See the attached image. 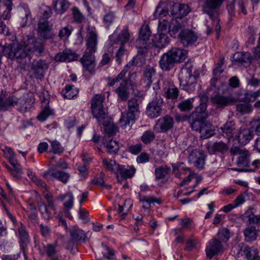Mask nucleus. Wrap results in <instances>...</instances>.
<instances>
[{
	"instance_id": "f257e3e1",
	"label": "nucleus",
	"mask_w": 260,
	"mask_h": 260,
	"mask_svg": "<svg viewBox=\"0 0 260 260\" xmlns=\"http://www.w3.org/2000/svg\"><path fill=\"white\" fill-rule=\"evenodd\" d=\"M86 51L80 58L84 70L93 74L95 72L96 61L93 53L96 51L98 43V35L95 28L90 25L87 28Z\"/></svg>"
},
{
	"instance_id": "f03ea898",
	"label": "nucleus",
	"mask_w": 260,
	"mask_h": 260,
	"mask_svg": "<svg viewBox=\"0 0 260 260\" xmlns=\"http://www.w3.org/2000/svg\"><path fill=\"white\" fill-rule=\"evenodd\" d=\"M105 95L102 94L94 95L91 100V111L93 117L101 123L107 117V109L104 105Z\"/></svg>"
},
{
	"instance_id": "7ed1b4c3",
	"label": "nucleus",
	"mask_w": 260,
	"mask_h": 260,
	"mask_svg": "<svg viewBox=\"0 0 260 260\" xmlns=\"http://www.w3.org/2000/svg\"><path fill=\"white\" fill-rule=\"evenodd\" d=\"M230 152L232 155H238L236 164L240 168L236 169L239 172L252 171L250 168V156L249 151L245 149H241L238 147H232L230 149Z\"/></svg>"
},
{
	"instance_id": "20e7f679",
	"label": "nucleus",
	"mask_w": 260,
	"mask_h": 260,
	"mask_svg": "<svg viewBox=\"0 0 260 260\" xmlns=\"http://www.w3.org/2000/svg\"><path fill=\"white\" fill-rule=\"evenodd\" d=\"M192 66L190 63H186L180 74V84L183 89L188 92L195 89L196 78L192 75Z\"/></svg>"
},
{
	"instance_id": "39448f33",
	"label": "nucleus",
	"mask_w": 260,
	"mask_h": 260,
	"mask_svg": "<svg viewBox=\"0 0 260 260\" xmlns=\"http://www.w3.org/2000/svg\"><path fill=\"white\" fill-rule=\"evenodd\" d=\"M44 49V44L38 40H32L29 44L26 45L24 49H19L14 53V56L17 58H25L31 54L37 52L40 55Z\"/></svg>"
},
{
	"instance_id": "423d86ee",
	"label": "nucleus",
	"mask_w": 260,
	"mask_h": 260,
	"mask_svg": "<svg viewBox=\"0 0 260 260\" xmlns=\"http://www.w3.org/2000/svg\"><path fill=\"white\" fill-rule=\"evenodd\" d=\"M164 102L160 96H156L147 106L146 115L150 118H156L161 115Z\"/></svg>"
},
{
	"instance_id": "0eeeda50",
	"label": "nucleus",
	"mask_w": 260,
	"mask_h": 260,
	"mask_svg": "<svg viewBox=\"0 0 260 260\" xmlns=\"http://www.w3.org/2000/svg\"><path fill=\"white\" fill-rule=\"evenodd\" d=\"M39 96L42 102V111L37 116V119L43 122L46 120L49 116L53 115L54 111L51 109L48 106L50 95L47 91H43Z\"/></svg>"
},
{
	"instance_id": "6e6552de",
	"label": "nucleus",
	"mask_w": 260,
	"mask_h": 260,
	"mask_svg": "<svg viewBox=\"0 0 260 260\" xmlns=\"http://www.w3.org/2000/svg\"><path fill=\"white\" fill-rule=\"evenodd\" d=\"M223 0H206L203 6V12L207 14L212 20H217L219 15L218 9Z\"/></svg>"
},
{
	"instance_id": "1a4fd4ad",
	"label": "nucleus",
	"mask_w": 260,
	"mask_h": 260,
	"mask_svg": "<svg viewBox=\"0 0 260 260\" xmlns=\"http://www.w3.org/2000/svg\"><path fill=\"white\" fill-rule=\"evenodd\" d=\"M174 124V121L173 117L166 115L156 121L154 129L159 133L167 132L173 127Z\"/></svg>"
},
{
	"instance_id": "9d476101",
	"label": "nucleus",
	"mask_w": 260,
	"mask_h": 260,
	"mask_svg": "<svg viewBox=\"0 0 260 260\" xmlns=\"http://www.w3.org/2000/svg\"><path fill=\"white\" fill-rule=\"evenodd\" d=\"M179 38L181 43L186 47L195 43L198 40V36L192 30L184 29L179 34Z\"/></svg>"
},
{
	"instance_id": "9b49d317",
	"label": "nucleus",
	"mask_w": 260,
	"mask_h": 260,
	"mask_svg": "<svg viewBox=\"0 0 260 260\" xmlns=\"http://www.w3.org/2000/svg\"><path fill=\"white\" fill-rule=\"evenodd\" d=\"M44 176L50 179H57L64 183L68 182L70 175L62 171H59L54 168H51L44 173Z\"/></svg>"
},
{
	"instance_id": "f8f14e48",
	"label": "nucleus",
	"mask_w": 260,
	"mask_h": 260,
	"mask_svg": "<svg viewBox=\"0 0 260 260\" xmlns=\"http://www.w3.org/2000/svg\"><path fill=\"white\" fill-rule=\"evenodd\" d=\"M110 41L114 44H120L123 45L128 42L131 39V34L127 26H124L121 32L117 35L114 32L109 38Z\"/></svg>"
},
{
	"instance_id": "ddd939ff",
	"label": "nucleus",
	"mask_w": 260,
	"mask_h": 260,
	"mask_svg": "<svg viewBox=\"0 0 260 260\" xmlns=\"http://www.w3.org/2000/svg\"><path fill=\"white\" fill-rule=\"evenodd\" d=\"M190 12L187 5L175 3L173 5L171 11L172 16L176 19H181L186 16Z\"/></svg>"
},
{
	"instance_id": "4468645a",
	"label": "nucleus",
	"mask_w": 260,
	"mask_h": 260,
	"mask_svg": "<svg viewBox=\"0 0 260 260\" xmlns=\"http://www.w3.org/2000/svg\"><path fill=\"white\" fill-rule=\"evenodd\" d=\"M78 55L73 50L66 49L56 54L54 59L59 62H71L77 59Z\"/></svg>"
},
{
	"instance_id": "2eb2a0df",
	"label": "nucleus",
	"mask_w": 260,
	"mask_h": 260,
	"mask_svg": "<svg viewBox=\"0 0 260 260\" xmlns=\"http://www.w3.org/2000/svg\"><path fill=\"white\" fill-rule=\"evenodd\" d=\"M117 173L116 175L118 182H120L119 176L122 178L127 179L132 178L135 174L136 169L133 166H125L119 165Z\"/></svg>"
},
{
	"instance_id": "dca6fc26",
	"label": "nucleus",
	"mask_w": 260,
	"mask_h": 260,
	"mask_svg": "<svg viewBox=\"0 0 260 260\" xmlns=\"http://www.w3.org/2000/svg\"><path fill=\"white\" fill-rule=\"evenodd\" d=\"M222 249V246L220 241L216 239H212L206 248L207 256L211 258L221 251Z\"/></svg>"
},
{
	"instance_id": "f3484780",
	"label": "nucleus",
	"mask_w": 260,
	"mask_h": 260,
	"mask_svg": "<svg viewBox=\"0 0 260 260\" xmlns=\"http://www.w3.org/2000/svg\"><path fill=\"white\" fill-rule=\"evenodd\" d=\"M222 136L230 139L234 136H237V129L235 123L233 121L226 122L222 127H221Z\"/></svg>"
},
{
	"instance_id": "a211bd4d",
	"label": "nucleus",
	"mask_w": 260,
	"mask_h": 260,
	"mask_svg": "<svg viewBox=\"0 0 260 260\" xmlns=\"http://www.w3.org/2000/svg\"><path fill=\"white\" fill-rule=\"evenodd\" d=\"M255 213L256 210L254 208L249 207L243 215V220L249 224H260V214L255 215Z\"/></svg>"
},
{
	"instance_id": "6ab92c4d",
	"label": "nucleus",
	"mask_w": 260,
	"mask_h": 260,
	"mask_svg": "<svg viewBox=\"0 0 260 260\" xmlns=\"http://www.w3.org/2000/svg\"><path fill=\"white\" fill-rule=\"evenodd\" d=\"M175 63V62L168 52L162 55L159 61L160 68L165 71H170L173 68Z\"/></svg>"
},
{
	"instance_id": "aec40b11",
	"label": "nucleus",
	"mask_w": 260,
	"mask_h": 260,
	"mask_svg": "<svg viewBox=\"0 0 260 260\" xmlns=\"http://www.w3.org/2000/svg\"><path fill=\"white\" fill-rule=\"evenodd\" d=\"M175 63L183 61L187 57V52L184 49L173 48L168 51Z\"/></svg>"
},
{
	"instance_id": "412c9836",
	"label": "nucleus",
	"mask_w": 260,
	"mask_h": 260,
	"mask_svg": "<svg viewBox=\"0 0 260 260\" xmlns=\"http://www.w3.org/2000/svg\"><path fill=\"white\" fill-rule=\"evenodd\" d=\"M115 92L118 94V98L121 101H126L129 94L127 80H123L115 89Z\"/></svg>"
},
{
	"instance_id": "4be33fe9",
	"label": "nucleus",
	"mask_w": 260,
	"mask_h": 260,
	"mask_svg": "<svg viewBox=\"0 0 260 260\" xmlns=\"http://www.w3.org/2000/svg\"><path fill=\"white\" fill-rule=\"evenodd\" d=\"M136 115L127 111L122 113L120 119L119 120L120 126L123 128L127 126L131 127L135 121Z\"/></svg>"
},
{
	"instance_id": "5701e85b",
	"label": "nucleus",
	"mask_w": 260,
	"mask_h": 260,
	"mask_svg": "<svg viewBox=\"0 0 260 260\" xmlns=\"http://www.w3.org/2000/svg\"><path fill=\"white\" fill-rule=\"evenodd\" d=\"M163 87L166 89V94L167 98L176 99L178 98L179 95L178 89L174 87L168 80H163Z\"/></svg>"
},
{
	"instance_id": "b1692460",
	"label": "nucleus",
	"mask_w": 260,
	"mask_h": 260,
	"mask_svg": "<svg viewBox=\"0 0 260 260\" xmlns=\"http://www.w3.org/2000/svg\"><path fill=\"white\" fill-rule=\"evenodd\" d=\"M70 3L68 0H52V6L56 13L62 14L70 8Z\"/></svg>"
},
{
	"instance_id": "393cba45",
	"label": "nucleus",
	"mask_w": 260,
	"mask_h": 260,
	"mask_svg": "<svg viewBox=\"0 0 260 260\" xmlns=\"http://www.w3.org/2000/svg\"><path fill=\"white\" fill-rule=\"evenodd\" d=\"M169 43V37L165 34L160 33L155 34L152 39L153 45L159 48L165 47Z\"/></svg>"
},
{
	"instance_id": "a878e982",
	"label": "nucleus",
	"mask_w": 260,
	"mask_h": 260,
	"mask_svg": "<svg viewBox=\"0 0 260 260\" xmlns=\"http://www.w3.org/2000/svg\"><path fill=\"white\" fill-rule=\"evenodd\" d=\"M138 199L139 202L142 204V207L144 209L150 208L151 203H156L160 204L161 203L160 199H157L153 196H145L139 193Z\"/></svg>"
},
{
	"instance_id": "bb28decb",
	"label": "nucleus",
	"mask_w": 260,
	"mask_h": 260,
	"mask_svg": "<svg viewBox=\"0 0 260 260\" xmlns=\"http://www.w3.org/2000/svg\"><path fill=\"white\" fill-rule=\"evenodd\" d=\"M243 233L245 241L248 242L255 241L258 237V231L256 227L253 225L245 228Z\"/></svg>"
},
{
	"instance_id": "cd10ccee",
	"label": "nucleus",
	"mask_w": 260,
	"mask_h": 260,
	"mask_svg": "<svg viewBox=\"0 0 260 260\" xmlns=\"http://www.w3.org/2000/svg\"><path fill=\"white\" fill-rule=\"evenodd\" d=\"M253 137V131L248 128L241 129L238 136L239 142L242 145H246Z\"/></svg>"
},
{
	"instance_id": "c85d7f7f",
	"label": "nucleus",
	"mask_w": 260,
	"mask_h": 260,
	"mask_svg": "<svg viewBox=\"0 0 260 260\" xmlns=\"http://www.w3.org/2000/svg\"><path fill=\"white\" fill-rule=\"evenodd\" d=\"M78 92L79 90L75 86L67 85L62 90L61 94L64 98L72 99L77 95Z\"/></svg>"
},
{
	"instance_id": "c756f323",
	"label": "nucleus",
	"mask_w": 260,
	"mask_h": 260,
	"mask_svg": "<svg viewBox=\"0 0 260 260\" xmlns=\"http://www.w3.org/2000/svg\"><path fill=\"white\" fill-rule=\"evenodd\" d=\"M102 161L103 166L106 170L115 174L117 173L119 164H117L114 160L103 158L102 159Z\"/></svg>"
},
{
	"instance_id": "7c9ffc66",
	"label": "nucleus",
	"mask_w": 260,
	"mask_h": 260,
	"mask_svg": "<svg viewBox=\"0 0 260 260\" xmlns=\"http://www.w3.org/2000/svg\"><path fill=\"white\" fill-rule=\"evenodd\" d=\"M59 199L63 201V207L64 209L71 210L72 209L74 205V196L72 192H69L66 194L60 196Z\"/></svg>"
},
{
	"instance_id": "2f4dec72",
	"label": "nucleus",
	"mask_w": 260,
	"mask_h": 260,
	"mask_svg": "<svg viewBox=\"0 0 260 260\" xmlns=\"http://www.w3.org/2000/svg\"><path fill=\"white\" fill-rule=\"evenodd\" d=\"M155 74V70L154 68L147 66L143 72V80L148 86H150L152 82V77Z\"/></svg>"
},
{
	"instance_id": "473e14b6",
	"label": "nucleus",
	"mask_w": 260,
	"mask_h": 260,
	"mask_svg": "<svg viewBox=\"0 0 260 260\" xmlns=\"http://www.w3.org/2000/svg\"><path fill=\"white\" fill-rule=\"evenodd\" d=\"M211 101L213 104H216L218 108H223L231 102L229 98L221 95H216L212 97Z\"/></svg>"
},
{
	"instance_id": "72a5a7b5",
	"label": "nucleus",
	"mask_w": 260,
	"mask_h": 260,
	"mask_svg": "<svg viewBox=\"0 0 260 260\" xmlns=\"http://www.w3.org/2000/svg\"><path fill=\"white\" fill-rule=\"evenodd\" d=\"M194 98H189L183 100L177 105V108L182 112H188L190 111L193 107V102Z\"/></svg>"
},
{
	"instance_id": "f704fd0d",
	"label": "nucleus",
	"mask_w": 260,
	"mask_h": 260,
	"mask_svg": "<svg viewBox=\"0 0 260 260\" xmlns=\"http://www.w3.org/2000/svg\"><path fill=\"white\" fill-rule=\"evenodd\" d=\"M243 253L244 257L247 260H255L259 256L257 249L253 247H245Z\"/></svg>"
},
{
	"instance_id": "c9c22d12",
	"label": "nucleus",
	"mask_w": 260,
	"mask_h": 260,
	"mask_svg": "<svg viewBox=\"0 0 260 260\" xmlns=\"http://www.w3.org/2000/svg\"><path fill=\"white\" fill-rule=\"evenodd\" d=\"M234 56L236 57L235 60L241 64L249 63L252 59V56L249 52L237 53L234 55Z\"/></svg>"
},
{
	"instance_id": "e433bc0d",
	"label": "nucleus",
	"mask_w": 260,
	"mask_h": 260,
	"mask_svg": "<svg viewBox=\"0 0 260 260\" xmlns=\"http://www.w3.org/2000/svg\"><path fill=\"white\" fill-rule=\"evenodd\" d=\"M70 235L72 239L75 241H85V234L81 229H73L70 231Z\"/></svg>"
},
{
	"instance_id": "4c0bfd02",
	"label": "nucleus",
	"mask_w": 260,
	"mask_h": 260,
	"mask_svg": "<svg viewBox=\"0 0 260 260\" xmlns=\"http://www.w3.org/2000/svg\"><path fill=\"white\" fill-rule=\"evenodd\" d=\"M43 193L44 198L47 201L48 206L50 208V209L53 211L54 214L56 215L57 212V208L56 205L54 203L53 195L51 192L47 190V189L43 190Z\"/></svg>"
},
{
	"instance_id": "58836bf2",
	"label": "nucleus",
	"mask_w": 260,
	"mask_h": 260,
	"mask_svg": "<svg viewBox=\"0 0 260 260\" xmlns=\"http://www.w3.org/2000/svg\"><path fill=\"white\" fill-rule=\"evenodd\" d=\"M170 171V168L167 166H159L155 170V176L156 179L160 180L165 179Z\"/></svg>"
},
{
	"instance_id": "ea45409f",
	"label": "nucleus",
	"mask_w": 260,
	"mask_h": 260,
	"mask_svg": "<svg viewBox=\"0 0 260 260\" xmlns=\"http://www.w3.org/2000/svg\"><path fill=\"white\" fill-rule=\"evenodd\" d=\"M107 152L110 154H116L119 149L118 143L115 140L110 139L105 143Z\"/></svg>"
},
{
	"instance_id": "a19ab883",
	"label": "nucleus",
	"mask_w": 260,
	"mask_h": 260,
	"mask_svg": "<svg viewBox=\"0 0 260 260\" xmlns=\"http://www.w3.org/2000/svg\"><path fill=\"white\" fill-rule=\"evenodd\" d=\"M212 148L214 152L224 154L228 151L229 146L222 141H219L215 142Z\"/></svg>"
},
{
	"instance_id": "79ce46f5",
	"label": "nucleus",
	"mask_w": 260,
	"mask_h": 260,
	"mask_svg": "<svg viewBox=\"0 0 260 260\" xmlns=\"http://www.w3.org/2000/svg\"><path fill=\"white\" fill-rule=\"evenodd\" d=\"M49 208L50 209L48 205H46L44 203H41L39 206V211L43 218L45 220H49L52 217V214L49 210Z\"/></svg>"
},
{
	"instance_id": "37998d69",
	"label": "nucleus",
	"mask_w": 260,
	"mask_h": 260,
	"mask_svg": "<svg viewBox=\"0 0 260 260\" xmlns=\"http://www.w3.org/2000/svg\"><path fill=\"white\" fill-rule=\"evenodd\" d=\"M51 145V152L54 154H60L62 153L64 149L61 144L56 140H49Z\"/></svg>"
},
{
	"instance_id": "c03bdc74",
	"label": "nucleus",
	"mask_w": 260,
	"mask_h": 260,
	"mask_svg": "<svg viewBox=\"0 0 260 260\" xmlns=\"http://www.w3.org/2000/svg\"><path fill=\"white\" fill-rule=\"evenodd\" d=\"M186 151L188 153V161L190 164H193L198 159L199 156L203 153L202 151L192 149L188 148Z\"/></svg>"
},
{
	"instance_id": "a18cd8bd",
	"label": "nucleus",
	"mask_w": 260,
	"mask_h": 260,
	"mask_svg": "<svg viewBox=\"0 0 260 260\" xmlns=\"http://www.w3.org/2000/svg\"><path fill=\"white\" fill-rule=\"evenodd\" d=\"M172 167L174 173H175L176 176L178 178H180V173L186 172L190 173V172H192L190 168L184 166V164L183 162L179 163L177 164V166L173 165Z\"/></svg>"
},
{
	"instance_id": "49530a36",
	"label": "nucleus",
	"mask_w": 260,
	"mask_h": 260,
	"mask_svg": "<svg viewBox=\"0 0 260 260\" xmlns=\"http://www.w3.org/2000/svg\"><path fill=\"white\" fill-rule=\"evenodd\" d=\"M139 106L138 103L137 99L132 98L128 101V112H131L136 115V113L139 112Z\"/></svg>"
},
{
	"instance_id": "de8ad7c7",
	"label": "nucleus",
	"mask_w": 260,
	"mask_h": 260,
	"mask_svg": "<svg viewBox=\"0 0 260 260\" xmlns=\"http://www.w3.org/2000/svg\"><path fill=\"white\" fill-rule=\"evenodd\" d=\"M104 120L102 121V122L99 123L100 124H103L105 126V131L106 133L110 136H112L113 135L115 134L118 131V127L114 124L113 123H108V124H106L104 122Z\"/></svg>"
},
{
	"instance_id": "09e8293b",
	"label": "nucleus",
	"mask_w": 260,
	"mask_h": 260,
	"mask_svg": "<svg viewBox=\"0 0 260 260\" xmlns=\"http://www.w3.org/2000/svg\"><path fill=\"white\" fill-rule=\"evenodd\" d=\"M181 27L182 25L180 22L177 21L172 22L169 25V34L170 36L175 38Z\"/></svg>"
},
{
	"instance_id": "8fccbe9b",
	"label": "nucleus",
	"mask_w": 260,
	"mask_h": 260,
	"mask_svg": "<svg viewBox=\"0 0 260 260\" xmlns=\"http://www.w3.org/2000/svg\"><path fill=\"white\" fill-rule=\"evenodd\" d=\"M18 231L19 236L21 241L23 243L27 242L29 238L28 233L26 230V227L22 223H20Z\"/></svg>"
},
{
	"instance_id": "3c124183",
	"label": "nucleus",
	"mask_w": 260,
	"mask_h": 260,
	"mask_svg": "<svg viewBox=\"0 0 260 260\" xmlns=\"http://www.w3.org/2000/svg\"><path fill=\"white\" fill-rule=\"evenodd\" d=\"M154 139L155 135L151 130L145 131L141 137L142 142L146 144L150 143Z\"/></svg>"
},
{
	"instance_id": "603ef678",
	"label": "nucleus",
	"mask_w": 260,
	"mask_h": 260,
	"mask_svg": "<svg viewBox=\"0 0 260 260\" xmlns=\"http://www.w3.org/2000/svg\"><path fill=\"white\" fill-rule=\"evenodd\" d=\"M10 172L12 176L17 179H20L21 178L22 174H23V171L20 165H16L15 168L13 169L9 168Z\"/></svg>"
},
{
	"instance_id": "864d4df0",
	"label": "nucleus",
	"mask_w": 260,
	"mask_h": 260,
	"mask_svg": "<svg viewBox=\"0 0 260 260\" xmlns=\"http://www.w3.org/2000/svg\"><path fill=\"white\" fill-rule=\"evenodd\" d=\"M218 237L221 241H228L230 238V231L226 228L220 229L218 233Z\"/></svg>"
},
{
	"instance_id": "5fc2aeb1",
	"label": "nucleus",
	"mask_w": 260,
	"mask_h": 260,
	"mask_svg": "<svg viewBox=\"0 0 260 260\" xmlns=\"http://www.w3.org/2000/svg\"><path fill=\"white\" fill-rule=\"evenodd\" d=\"M201 137L203 139H207L214 134V131L205 123L200 132Z\"/></svg>"
},
{
	"instance_id": "6e6d98bb",
	"label": "nucleus",
	"mask_w": 260,
	"mask_h": 260,
	"mask_svg": "<svg viewBox=\"0 0 260 260\" xmlns=\"http://www.w3.org/2000/svg\"><path fill=\"white\" fill-rule=\"evenodd\" d=\"M74 20L78 23H81L84 19V15L81 13L79 9L76 7L72 9Z\"/></svg>"
},
{
	"instance_id": "4d7b16f0",
	"label": "nucleus",
	"mask_w": 260,
	"mask_h": 260,
	"mask_svg": "<svg viewBox=\"0 0 260 260\" xmlns=\"http://www.w3.org/2000/svg\"><path fill=\"white\" fill-rule=\"evenodd\" d=\"M151 32L148 26L143 25L141 27L139 38L140 40L146 41L150 36Z\"/></svg>"
},
{
	"instance_id": "13d9d810",
	"label": "nucleus",
	"mask_w": 260,
	"mask_h": 260,
	"mask_svg": "<svg viewBox=\"0 0 260 260\" xmlns=\"http://www.w3.org/2000/svg\"><path fill=\"white\" fill-rule=\"evenodd\" d=\"M115 15L113 12H109L106 14L103 18L104 22L107 28L114 21Z\"/></svg>"
},
{
	"instance_id": "bf43d9fd",
	"label": "nucleus",
	"mask_w": 260,
	"mask_h": 260,
	"mask_svg": "<svg viewBox=\"0 0 260 260\" xmlns=\"http://www.w3.org/2000/svg\"><path fill=\"white\" fill-rule=\"evenodd\" d=\"M237 110L242 114H244L250 113L252 111V107L247 103L239 104L237 105Z\"/></svg>"
},
{
	"instance_id": "052dcab7",
	"label": "nucleus",
	"mask_w": 260,
	"mask_h": 260,
	"mask_svg": "<svg viewBox=\"0 0 260 260\" xmlns=\"http://www.w3.org/2000/svg\"><path fill=\"white\" fill-rule=\"evenodd\" d=\"M190 126L192 129L196 131L200 132L204 124L206 123L205 121L189 119Z\"/></svg>"
},
{
	"instance_id": "680f3d73",
	"label": "nucleus",
	"mask_w": 260,
	"mask_h": 260,
	"mask_svg": "<svg viewBox=\"0 0 260 260\" xmlns=\"http://www.w3.org/2000/svg\"><path fill=\"white\" fill-rule=\"evenodd\" d=\"M104 251L103 252V256L109 260H113L114 258V251L110 249L109 247L104 246Z\"/></svg>"
},
{
	"instance_id": "e2e57ef3",
	"label": "nucleus",
	"mask_w": 260,
	"mask_h": 260,
	"mask_svg": "<svg viewBox=\"0 0 260 260\" xmlns=\"http://www.w3.org/2000/svg\"><path fill=\"white\" fill-rule=\"evenodd\" d=\"M208 116V115H205L204 113H198L196 111H193L190 115L189 119L205 121V119H206Z\"/></svg>"
},
{
	"instance_id": "0e129e2a",
	"label": "nucleus",
	"mask_w": 260,
	"mask_h": 260,
	"mask_svg": "<svg viewBox=\"0 0 260 260\" xmlns=\"http://www.w3.org/2000/svg\"><path fill=\"white\" fill-rule=\"evenodd\" d=\"M56 246L57 244L55 243L54 244H47L44 247L46 253L48 256H52L56 253Z\"/></svg>"
},
{
	"instance_id": "69168bd1",
	"label": "nucleus",
	"mask_w": 260,
	"mask_h": 260,
	"mask_svg": "<svg viewBox=\"0 0 260 260\" xmlns=\"http://www.w3.org/2000/svg\"><path fill=\"white\" fill-rule=\"evenodd\" d=\"M105 177V175L103 173L101 172L99 174V176L95 177L92 180V183L96 185L104 186V178Z\"/></svg>"
},
{
	"instance_id": "338daca9",
	"label": "nucleus",
	"mask_w": 260,
	"mask_h": 260,
	"mask_svg": "<svg viewBox=\"0 0 260 260\" xmlns=\"http://www.w3.org/2000/svg\"><path fill=\"white\" fill-rule=\"evenodd\" d=\"M142 145L141 143H138L135 145H132L129 147L128 151L131 153L136 155L140 152L142 150Z\"/></svg>"
},
{
	"instance_id": "774afa93",
	"label": "nucleus",
	"mask_w": 260,
	"mask_h": 260,
	"mask_svg": "<svg viewBox=\"0 0 260 260\" xmlns=\"http://www.w3.org/2000/svg\"><path fill=\"white\" fill-rule=\"evenodd\" d=\"M205 155L203 153L193 165L198 169L200 170L202 169L205 164Z\"/></svg>"
}]
</instances>
